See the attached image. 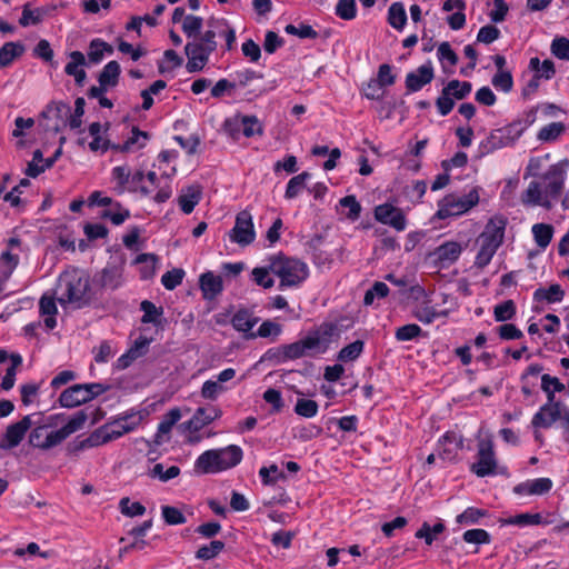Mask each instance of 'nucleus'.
I'll list each match as a JSON object with an SVG mask.
<instances>
[{
	"label": "nucleus",
	"instance_id": "c756f323",
	"mask_svg": "<svg viewBox=\"0 0 569 569\" xmlns=\"http://www.w3.org/2000/svg\"><path fill=\"white\" fill-rule=\"evenodd\" d=\"M499 522L501 526H518V527H529V526H538V525H548L549 521H543L542 516L540 513H519L516 516H510L508 518L500 519Z\"/></svg>",
	"mask_w": 569,
	"mask_h": 569
},
{
	"label": "nucleus",
	"instance_id": "9b49d317",
	"mask_svg": "<svg viewBox=\"0 0 569 569\" xmlns=\"http://www.w3.org/2000/svg\"><path fill=\"white\" fill-rule=\"evenodd\" d=\"M104 391L106 388L101 383L73 385L61 392L59 402L64 408H74L91 401Z\"/></svg>",
	"mask_w": 569,
	"mask_h": 569
},
{
	"label": "nucleus",
	"instance_id": "c03bdc74",
	"mask_svg": "<svg viewBox=\"0 0 569 569\" xmlns=\"http://www.w3.org/2000/svg\"><path fill=\"white\" fill-rule=\"evenodd\" d=\"M565 385L556 377L548 373L541 376V389L546 392L547 399L556 400V392H562Z\"/></svg>",
	"mask_w": 569,
	"mask_h": 569
},
{
	"label": "nucleus",
	"instance_id": "4d7b16f0",
	"mask_svg": "<svg viewBox=\"0 0 569 569\" xmlns=\"http://www.w3.org/2000/svg\"><path fill=\"white\" fill-rule=\"evenodd\" d=\"M161 513L164 522L169 526L183 525L187 521L184 515L176 507L162 506Z\"/></svg>",
	"mask_w": 569,
	"mask_h": 569
},
{
	"label": "nucleus",
	"instance_id": "5fc2aeb1",
	"mask_svg": "<svg viewBox=\"0 0 569 569\" xmlns=\"http://www.w3.org/2000/svg\"><path fill=\"white\" fill-rule=\"evenodd\" d=\"M149 475L152 478H158L161 481L167 482L180 475V468L178 466H171L168 469H164L162 463H157L150 470Z\"/></svg>",
	"mask_w": 569,
	"mask_h": 569
},
{
	"label": "nucleus",
	"instance_id": "2eb2a0df",
	"mask_svg": "<svg viewBox=\"0 0 569 569\" xmlns=\"http://www.w3.org/2000/svg\"><path fill=\"white\" fill-rule=\"evenodd\" d=\"M124 269L121 264H107L93 278V283L101 290L114 291L123 286Z\"/></svg>",
	"mask_w": 569,
	"mask_h": 569
},
{
	"label": "nucleus",
	"instance_id": "6ab92c4d",
	"mask_svg": "<svg viewBox=\"0 0 569 569\" xmlns=\"http://www.w3.org/2000/svg\"><path fill=\"white\" fill-rule=\"evenodd\" d=\"M375 219L397 231H403L407 227V219L402 210L389 203L379 204L375 208Z\"/></svg>",
	"mask_w": 569,
	"mask_h": 569
},
{
	"label": "nucleus",
	"instance_id": "aec40b11",
	"mask_svg": "<svg viewBox=\"0 0 569 569\" xmlns=\"http://www.w3.org/2000/svg\"><path fill=\"white\" fill-rule=\"evenodd\" d=\"M462 447V436L446 432L438 442V457L445 462H455Z\"/></svg>",
	"mask_w": 569,
	"mask_h": 569
},
{
	"label": "nucleus",
	"instance_id": "39448f33",
	"mask_svg": "<svg viewBox=\"0 0 569 569\" xmlns=\"http://www.w3.org/2000/svg\"><path fill=\"white\" fill-rule=\"evenodd\" d=\"M141 422V417L138 415H127L120 417L111 422L104 423L94 431H92L86 439L76 443V450H84L94 448L113 440H117L138 428Z\"/></svg>",
	"mask_w": 569,
	"mask_h": 569
},
{
	"label": "nucleus",
	"instance_id": "4be33fe9",
	"mask_svg": "<svg viewBox=\"0 0 569 569\" xmlns=\"http://www.w3.org/2000/svg\"><path fill=\"white\" fill-rule=\"evenodd\" d=\"M561 417L560 402L547 399V402L533 415L531 425L535 428H549Z\"/></svg>",
	"mask_w": 569,
	"mask_h": 569
},
{
	"label": "nucleus",
	"instance_id": "393cba45",
	"mask_svg": "<svg viewBox=\"0 0 569 569\" xmlns=\"http://www.w3.org/2000/svg\"><path fill=\"white\" fill-rule=\"evenodd\" d=\"M199 286L202 291V297L206 300L214 299L223 289L221 276L214 274L211 271H207L200 276Z\"/></svg>",
	"mask_w": 569,
	"mask_h": 569
},
{
	"label": "nucleus",
	"instance_id": "09e8293b",
	"mask_svg": "<svg viewBox=\"0 0 569 569\" xmlns=\"http://www.w3.org/2000/svg\"><path fill=\"white\" fill-rule=\"evenodd\" d=\"M271 270H270V263L268 267H257L253 268L251 271V277L253 282L262 287L263 289H270L274 286V280L272 277H270Z\"/></svg>",
	"mask_w": 569,
	"mask_h": 569
},
{
	"label": "nucleus",
	"instance_id": "a878e982",
	"mask_svg": "<svg viewBox=\"0 0 569 569\" xmlns=\"http://www.w3.org/2000/svg\"><path fill=\"white\" fill-rule=\"evenodd\" d=\"M181 419V411L179 408L170 409L163 415L161 421L158 425V429L154 436V442L160 445L168 440V436L171 432L173 426Z\"/></svg>",
	"mask_w": 569,
	"mask_h": 569
},
{
	"label": "nucleus",
	"instance_id": "c9c22d12",
	"mask_svg": "<svg viewBox=\"0 0 569 569\" xmlns=\"http://www.w3.org/2000/svg\"><path fill=\"white\" fill-rule=\"evenodd\" d=\"M563 297L565 291L558 283L551 284L548 288H538L533 292V299L536 301H545L547 303L560 302L563 299Z\"/></svg>",
	"mask_w": 569,
	"mask_h": 569
},
{
	"label": "nucleus",
	"instance_id": "6e6552de",
	"mask_svg": "<svg viewBox=\"0 0 569 569\" xmlns=\"http://www.w3.org/2000/svg\"><path fill=\"white\" fill-rule=\"evenodd\" d=\"M174 173L176 167H170L169 170L164 169L163 171H160V174H158L154 170L147 172L146 176L139 172V180L142 182L140 187L141 193L144 196H150L157 190L153 196V200L157 203L166 202L172 194L170 177Z\"/></svg>",
	"mask_w": 569,
	"mask_h": 569
},
{
	"label": "nucleus",
	"instance_id": "473e14b6",
	"mask_svg": "<svg viewBox=\"0 0 569 569\" xmlns=\"http://www.w3.org/2000/svg\"><path fill=\"white\" fill-rule=\"evenodd\" d=\"M39 310L44 317V325L48 329H53L57 325V305L52 296L43 295L39 301Z\"/></svg>",
	"mask_w": 569,
	"mask_h": 569
},
{
	"label": "nucleus",
	"instance_id": "13d9d810",
	"mask_svg": "<svg viewBox=\"0 0 569 569\" xmlns=\"http://www.w3.org/2000/svg\"><path fill=\"white\" fill-rule=\"evenodd\" d=\"M421 333L422 330L418 325L409 323L397 328L395 337L398 341H410L420 337Z\"/></svg>",
	"mask_w": 569,
	"mask_h": 569
},
{
	"label": "nucleus",
	"instance_id": "2f4dec72",
	"mask_svg": "<svg viewBox=\"0 0 569 569\" xmlns=\"http://www.w3.org/2000/svg\"><path fill=\"white\" fill-rule=\"evenodd\" d=\"M308 356L302 339L289 345H283L278 349V362H286L288 360H296Z\"/></svg>",
	"mask_w": 569,
	"mask_h": 569
},
{
	"label": "nucleus",
	"instance_id": "5701e85b",
	"mask_svg": "<svg viewBox=\"0 0 569 569\" xmlns=\"http://www.w3.org/2000/svg\"><path fill=\"white\" fill-rule=\"evenodd\" d=\"M552 480L549 478H537L518 483L513 492L520 496H542L552 488Z\"/></svg>",
	"mask_w": 569,
	"mask_h": 569
},
{
	"label": "nucleus",
	"instance_id": "cd10ccee",
	"mask_svg": "<svg viewBox=\"0 0 569 569\" xmlns=\"http://www.w3.org/2000/svg\"><path fill=\"white\" fill-rule=\"evenodd\" d=\"M70 61L67 63L64 71L68 76L74 78L77 84L82 86L87 73L82 68L86 64L84 54L80 51H72L69 53Z\"/></svg>",
	"mask_w": 569,
	"mask_h": 569
},
{
	"label": "nucleus",
	"instance_id": "f8f14e48",
	"mask_svg": "<svg viewBox=\"0 0 569 569\" xmlns=\"http://www.w3.org/2000/svg\"><path fill=\"white\" fill-rule=\"evenodd\" d=\"M338 335V327L332 322H325L316 330L310 331L302 341L308 356L323 353L329 348L332 338Z\"/></svg>",
	"mask_w": 569,
	"mask_h": 569
},
{
	"label": "nucleus",
	"instance_id": "4c0bfd02",
	"mask_svg": "<svg viewBox=\"0 0 569 569\" xmlns=\"http://www.w3.org/2000/svg\"><path fill=\"white\" fill-rule=\"evenodd\" d=\"M365 342L362 340H356L338 352L337 360L340 362H353L361 356Z\"/></svg>",
	"mask_w": 569,
	"mask_h": 569
},
{
	"label": "nucleus",
	"instance_id": "f257e3e1",
	"mask_svg": "<svg viewBox=\"0 0 569 569\" xmlns=\"http://www.w3.org/2000/svg\"><path fill=\"white\" fill-rule=\"evenodd\" d=\"M31 416L33 422L28 442L40 450H50L59 446L72 433L81 430L88 419L87 413L80 410L73 413L61 428L53 430L62 421V415L44 417L41 413H32Z\"/></svg>",
	"mask_w": 569,
	"mask_h": 569
},
{
	"label": "nucleus",
	"instance_id": "dca6fc26",
	"mask_svg": "<svg viewBox=\"0 0 569 569\" xmlns=\"http://www.w3.org/2000/svg\"><path fill=\"white\" fill-rule=\"evenodd\" d=\"M33 417L28 415L21 420L7 427L3 437L0 440V449L9 450L16 448L23 440L27 431L32 427Z\"/></svg>",
	"mask_w": 569,
	"mask_h": 569
},
{
	"label": "nucleus",
	"instance_id": "774afa93",
	"mask_svg": "<svg viewBox=\"0 0 569 569\" xmlns=\"http://www.w3.org/2000/svg\"><path fill=\"white\" fill-rule=\"evenodd\" d=\"M203 20L197 16H186L182 21V30L190 38L198 34L202 28Z\"/></svg>",
	"mask_w": 569,
	"mask_h": 569
},
{
	"label": "nucleus",
	"instance_id": "0e129e2a",
	"mask_svg": "<svg viewBox=\"0 0 569 569\" xmlns=\"http://www.w3.org/2000/svg\"><path fill=\"white\" fill-rule=\"evenodd\" d=\"M551 53L561 60H569V40L565 37H557L550 46Z\"/></svg>",
	"mask_w": 569,
	"mask_h": 569
},
{
	"label": "nucleus",
	"instance_id": "1a4fd4ad",
	"mask_svg": "<svg viewBox=\"0 0 569 569\" xmlns=\"http://www.w3.org/2000/svg\"><path fill=\"white\" fill-rule=\"evenodd\" d=\"M221 416V410L214 406L198 408L192 418L179 426L184 440L189 445H197L202 440L200 430L218 419Z\"/></svg>",
	"mask_w": 569,
	"mask_h": 569
},
{
	"label": "nucleus",
	"instance_id": "4468645a",
	"mask_svg": "<svg viewBox=\"0 0 569 569\" xmlns=\"http://www.w3.org/2000/svg\"><path fill=\"white\" fill-rule=\"evenodd\" d=\"M231 242L246 247L256 239L252 216L248 210L240 211L234 221L233 228L229 231Z\"/></svg>",
	"mask_w": 569,
	"mask_h": 569
},
{
	"label": "nucleus",
	"instance_id": "864d4df0",
	"mask_svg": "<svg viewBox=\"0 0 569 569\" xmlns=\"http://www.w3.org/2000/svg\"><path fill=\"white\" fill-rule=\"evenodd\" d=\"M516 315V305L512 300H506L493 308V317L498 322L511 320Z\"/></svg>",
	"mask_w": 569,
	"mask_h": 569
},
{
	"label": "nucleus",
	"instance_id": "052dcab7",
	"mask_svg": "<svg viewBox=\"0 0 569 569\" xmlns=\"http://www.w3.org/2000/svg\"><path fill=\"white\" fill-rule=\"evenodd\" d=\"M339 204L343 209H348L346 217L352 221L360 217L361 206L355 196H347L339 200Z\"/></svg>",
	"mask_w": 569,
	"mask_h": 569
},
{
	"label": "nucleus",
	"instance_id": "6e6d98bb",
	"mask_svg": "<svg viewBox=\"0 0 569 569\" xmlns=\"http://www.w3.org/2000/svg\"><path fill=\"white\" fill-rule=\"evenodd\" d=\"M183 277L184 270L180 268H174L162 274L161 283L167 290H173L179 284H181Z\"/></svg>",
	"mask_w": 569,
	"mask_h": 569
},
{
	"label": "nucleus",
	"instance_id": "680f3d73",
	"mask_svg": "<svg viewBox=\"0 0 569 569\" xmlns=\"http://www.w3.org/2000/svg\"><path fill=\"white\" fill-rule=\"evenodd\" d=\"M122 515L127 517H138L146 512V507L140 502H131L129 498H122L119 502Z\"/></svg>",
	"mask_w": 569,
	"mask_h": 569
},
{
	"label": "nucleus",
	"instance_id": "bf43d9fd",
	"mask_svg": "<svg viewBox=\"0 0 569 569\" xmlns=\"http://www.w3.org/2000/svg\"><path fill=\"white\" fill-rule=\"evenodd\" d=\"M389 293V288L385 282L377 281L373 286L365 293L363 303L370 306L373 303L376 298H385Z\"/></svg>",
	"mask_w": 569,
	"mask_h": 569
},
{
	"label": "nucleus",
	"instance_id": "7c9ffc66",
	"mask_svg": "<svg viewBox=\"0 0 569 569\" xmlns=\"http://www.w3.org/2000/svg\"><path fill=\"white\" fill-rule=\"evenodd\" d=\"M412 315L420 322H422L425 325H430L438 318L447 317L448 311L447 310L438 311V310H436L435 307L430 306L428 302L425 301L415 307V309L412 310Z\"/></svg>",
	"mask_w": 569,
	"mask_h": 569
},
{
	"label": "nucleus",
	"instance_id": "58836bf2",
	"mask_svg": "<svg viewBox=\"0 0 569 569\" xmlns=\"http://www.w3.org/2000/svg\"><path fill=\"white\" fill-rule=\"evenodd\" d=\"M388 22L397 30H402L407 22V13L401 2H393L388 10Z\"/></svg>",
	"mask_w": 569,
	"mask_h": 569
},
{
	"label": "nucleus",
	"instance_id": "e433bc0d",
	"mask_svg": "<svg viewBox=\"0 0 569 569\" xmlns=\"http://www.w3.org/2000/svg\"><path fill=\"white\" fill-rule=\"evenodd\" d=\"M24 52V46L20 42H7L0 48V68L8 67Z\"/></svg>",
	"mask_w": 569,
	"mask_h": 569
},
{
	"label": "nucleus",
	"instance_id": "f704fd0d",
	"mask_svg": "<svg viewBox=\"0 0 569 569\" xmlns=\"http://www.w3.org/2000/svg\"><path fill=\"white\" fill-rule=\"evenodd\" d=\"M536 244L545 250L551 242L555 229L549 223H536L531 228Z\"/></svg>",
	"mask_w": 569,
	"mask_h": 569
},
{
	"label": "nucleus",
	"instance_id": "9d476101",
	"mask_svg": "<svg viewBox=\"0 0 569 569\" xmlns=\"http://www.w3.org/2000/svg\"><path fill=\"white\" fill-rule=\"evenodd\" d=\"M479 202V193L472 189L463 196L448 194L438 203L436 217L447 219L449 217H458L468 212Z\"/></svg>",
	"mask_w": 569,
	"mask_h": 569
},
{
	"label": "nucleus",
	"instance_id": "a19ab883",
	"mask_svg": "<svg viewBox=\"0 0 569 569\" xmlns=\"http://www.w3.org/2000/svg\"><path fill=\"white\" fill-rule=\"evenodd\" d=\"M310 178L308 172H301L292 177L286 188L284 197L287 199H293L298 197L306 188V182Z\"/></svg>",
	"mask_w": 569,
	"mask_h": 569
},
{
	"label": "nucleus",
	"instance_id": "8fccbe9b",
	"mask_svg": "<svg viewBox=\"0 0 569 569\" xmlns=\"http://www.w3.org/2000/svg\"><path fill=\"white\" fill-rule=\"evenodd\" d=\"M208 24L210 28H214L218 30V33L222 37H224L227 42V49L230 50L236 41V32L234 30L229 27V24L226 22V20H214L211 19L208 21Z\"/></svg>",
	"mask_w": 569,
	"mask_h": 569
},
{
	"label": "nucleus",
	"instance_id": "a211bd4d",
	"mask_svg": "<svg viewBox=\"0 0 569 569\" xmlns=\"http://www.w3.org/2000/svg\"><path fill=\"white\" fill-rule=\"evenodd\" d=\"M212 52L199 39L188 42L184 47V53L188 57V71L196 72L202 70Z\"/></svg>",
	"mask_w": 569,
	"mask_h": 569
},
{
	"label": "nucleus",
	"instance_id": "e2e57ef3",
	"mask_svg": "<svg viewBox=\"0 0 569 569\" xmlns=\"http://www.w3.org/2000/svg\"><path fill=\"white\" fill-rule=\"evenodd\" d=\"M295 412L305 418H312L318 412V403L311 399H298Z\"/></svg>",
	"mask_w": 569,
	"mask_h": 569
},
{
	"label": "nucleus",
	"instance_id": "ea45409f",
	"mask_svg": "<svg viewBox=\"0 0 569 569\" xmlns=\"http://www.w3.org/2000/svg\"><path fill=\"white\" fill-rule=\"evenodd\" d=\"M282 332V326L280 323H277L272 320H266L263 321L260 327L258 328V331L251 332L247 336V338H272V340H276Z\"/></svg>",
	"mask_w": 569,
	"mask_h": 569
},
{
	"label": "nucleus",
	"instance_id": "f03ea898",
	"mask_svg": "<svg viewBox=\"0 0 569 569\" xmlns=\"http://www.w3.org/2000/svg\"><path fill=\"white\" fill-rule=\"evenodd\" d=\"M567 179V163L551 164L540 176V180L531 181L521 193V202L527 207H542L550 210L560 198Z\"/></svg>",
	"mask_w": 569,
	"mask_h": 569
},
{
	"label": "nucleus",
	"instance_id": "f3484780",
	"mask_svg": "<svg viewBox=\"0 0 569 569\" xmlns=\"http://www.w3.org/2000/svg\"><path fill=\"white\" fill-rule=\"evenodd\" d=\"M463 246L459 241L448 240L438 246L432 252L433 262L440 268H448L460 258Z\"/></svg>",
	"mask_w": 569,
	"mask_h": 569
},
{
	"label": "nucleus",
	"instance_id": "37998d69",
	"mask_svg": "<svg viewBox=\"0 0 569 569\" xmlns=\"http://www.w3.org/2000/svg\"><path fill=\"white\" fill-rule=\"evenodd\" d=\"M140 309L143 311V316L141 318L142 323H153V325L160 323L159 318L163 313V309L161 307L158 308L153 302H151L149 300H143L140 303Z\"/></svg>",
	"mask_w": 569,
	"mask_h": 569
},
{
	"label": "nucleus",
	"instance_id": "bb28decb",
	"mask_svg": "<svg viewBox=\"0 0 569 569\" xmlns=\"http://www.w3.org/2000/svg\"><path fill=\"white\" fill-rule=\"evenodd\" d=\"M201 188L198 184H191L181 190L178 197V203L181 211L189 214L201 200Z\"/></svg>",
	"mask_w": 569,
	"mask_h": 569
},
{
	"label": "nucleus",
	"instance_id": "0eeeda50",
	"mask_svg": "<svg viewBox=\"0 0 569 569\" xmlns=\"http://www.w3.org/2000/svg\"><path fill=\"white\" fill-rule=\"evenodd\" d=\"M242 457V449L237 445L210 449L197 458L194 470L203 475L221 472L239 465Z\"/></svg>",
	"mask_w": 569,
	"mask_h": 569
},
{
	"label": "nucleus",
	"instance_id": "69168bd1",
	"mask_svg": "<svg viewBox=\"0 0 569 569\" xmlns=\"http://www.w3.org/2000/svg\"><path fill=\"white\" fill-rule=\"evenodd\" d=\"M242 123V134L246 137H253L262 133V124L256 117H240Z\"/></svg>",
	"mask_w": 569,
	"mask_h": 569
},
{
	"label": "nucleus",
	"instance_id": "b1692460",
	"mask_svg": "<svg viewBox=\"0 0 569 569\" xmlns=\"http://www.w3.org/2000/svg\"><path fill=\"white\" fill-rule=\"evenodd\" d=\"M433 79V69L430 64H422L406 77L408 92H416Z\"/></svg>",
	"mask_w": 569,
	"mask_h": 569
},
{
	"label": "nucleus",
	"instance_id": "de8ad7c7",
	"mask_svg": "<svg viewBox=\"0 0 569 569\" xmlns=\"http://www.w3.org/2000/svg\"><path fill=\"white\" fill-rule=\"evenodd\" d=\"M104 52L112 53V47L100 39L92 40L88 52L89 61L92 63H99L102 60Z\"/></svg>",
	"mask_w": 569,
	"mask_h": 569
},
{
	"label": "nucleus",
	"instance_id": "20e7f679",
	"mask_svg": "<svg viewBox=\"0 0 569 569\" xmlns=\"http://www.w3.org/2000/svg\"><path fill=\"white\" fill-rule=\"evenodd\" d=\"M507 222L503 216H493L486 223L483 231L477 238L479 249L473 261L477 269H485L503 243Z\"/></svg>",
	"mask_w": 569,
	"mask_h": 569
},
{
	"label": "nucleus",
	"instance_id": "7ed1b4c3",
	"mask_svg": "<svg viewBox=\"0 0 569 569\" xmlns=\"http://www.w3.org/2000/svg\"><path fill=\"white\" fill-rule=\"evenodd\" d=\"M57 299L62 307L81 308L90 301L89 277L72 269L61 273L57 284Z\"/></svg>",
	"mask_w": 569,
	"mask_h": 569
},
{
	"label": "nucleus",
	"instance_id": "ddd939ff",
	"mask_svg": "<svg viewBox=\"0 0 569 569\" xmlns=\"http://www.w3.org/2000/svg\"><path fill=\"white\" fill-rule=\"evenodd\" d=\"M497 458L493 442L490 439H482L478 443L477 461L471 465L470 470L478 477L483 478L497 473Z\"/></svg>",
	"mask_w": 569,
	"mask_h": 569
},
{
	"label": "nucleus",
	"instance_id": "49530a36",
	"mask_svg": "<svg viewBox=\"0 0 569 569\" xmlns=\"http://www.w3.org/2000/svg\"><path fill=\"white\" fill-rule=\"evenodd\" d=\"M487 515L488 512L485 509L469 507L462 513L457 516L456 522L462 526H471L478 523L479 520Z\"/></svg>",
	"mask_w": 569,
	"mask_h": 569
},
{
	"label": "nucleus",
	"instance_id": "423d86ee",
	"mask_svg": "<svg viewBox=\"0 0 569 569\" xmlns=\"http://www.w3.org/2000/svg\"><path fill=\"white\" fill-rule=\"evenodd\" d=\"M270 270L279 278V288H297L309 277V267L301 259L277 253L269 257Z\"/></svg>",
	"mask_w": 569,
	"mask_h": 569
},
{
	"label": "nucleus",
	"instance_id": "338daca9",
	"mask_svg": "<svg viewBox=\"0 0 569 569\" xmlns=\"http://www.w3.org/2000/svg\"><path fill=\"white\" fill-rule=\"evenodd\" d=\"M46 170L44 162H43V154L41 150H36L33 152L32 160L28 163V167L26 169V174L31 178L38 177L40 173H42Z\"/></svg>",
	"mask_w": 569,
	"mask_h": 569
},
{
	"label": "nucleus",
	"instance_id": "72a5a7b5",
	"mask_svg": "<svg viewBox=\"0 0 569 569\" xmlns=\"http://www.w3.org/2000/svg\"><path fill=\"white\" fill-rule=\"evenodd\" d=\"M120 64L117 61L108 62L99 73L98 81L107 90L117 86L120 76Z\"/></svg>",
	"mask_w": 569,
	"mask_h": 569
},
{
	"label": "nucleus",
	"instance_id": "603ef678",
	"mask_svg": "<svg viewBox=\"0 0 569 569\" xmlns=\"http://www.w3.org/2000/svg\"><path fill=\"white\" fill-rule=\"evenodd\" d=\"M224 549V543L220 540H212L209 545L200 547L196 552V558L200 560H211Z\"/></svg>",
	"mask_w": 569,
	"mask_h": 569
},
{
	"label": "nucleus",
	"instance_id": "412c9836",
	"mask_svg": "<svg viewBox=\"0 0 569 569\" xmlns=\"http://www.w3.org/2000/svg\"><path fill=\"white\" fill-rule=\"evenodd\" d=\"M471 92V83L467 81H450L437 99V107H453L456 100L466 98Z\"/></svg>",
	"mask_w": 569,
	"mask_h": 569
},
{
	"label": "nucleus",
	"instance_id": "a18cd8bd",
	"mask_svg": "<svg viewBox=\"0 0 569 569\" xmlns=\"http://www.w3.org/2000/svg\"><path fill=\"white\" fill-rule=\"evenodd\" d=\"M565 129L562 122H551L540 129L537 138L543 142H551L557 140L565 132Z\"/></svg>",
	"mask_w": 569,
	"mask_h": 569
},
{
	"label": "nucleus",
	"instance_id": "c85d7f7f",
	"mask_svg": "<svg viewBox=\"0 0 569 569\" xmlns=\"http://www.w3.org/2000/svg\"><path fill=\"white\" fill-rule=\"evenodd\" d=\"M259 318L247 309L238 310L231 318V325L234 330L242 332L246 337L251 333V329L258 323Z\"/></svg>",
	"mask_w": 569,
	"mask_h": 569
},
{
	"label": "nucleus",
	"instance_id": "3c124183",
	"mask_svg": "<svg viewBox=\"0 0 569 569\" xmlns=\"http://www.w3.org/2000/svg\"><path fill=\"white\" fill-rule=\"evenodd\" d=\"M10 360H11V365L7 369L6 375L1 382V387L4 390H10L14 386L17 369L22 363V358L18 353H12L10 356Z\"/></svg>",
	"mask_w": 569,
	"mask_h": 569
},
{
	"label": "nucleus",
	"instance_id": "79ce46f5",
	"mask_svg": "<svg viewBox=\"0 0 569 569\" xmlns=\"http://www.w3.org/2000/svg\"><path fill=\"white\" fill-rule=\"evenodd\" d=\"M529 67L535 71V74L539 76L540 79L543 78L546 80H549L556 73L555 63L549 59H546L545 61L540 62L538 58H531Z\"/></svg>",
	"mask_w": 569,
	"mask_h": 569
}]
</instances>
